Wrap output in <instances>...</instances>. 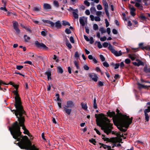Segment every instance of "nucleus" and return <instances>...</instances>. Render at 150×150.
Instances as JSON below:
<instances>
[{
  "label": "nucleus",
  "instance_id": "nucleus-1",
  "mask_svg": "<svg viewBox=\"0 0 150 150\" xmlns=\"http://www.w3.org/2000/svg\"><path fill=\"white\" fill-rule=\"evenodd\" d=\"M21 127L16 121L9 127V129L13 138L18 141V146L21 149L26 150H39L34 145H32L31 141L26 136H23L20 131Z\"/></svg>",
  "mask_w": 150,
  "mask_h": 150
},
{
  "label": "nucleus",
  "instance_id": "nucleus-2",
  "mask_svg": "<svg viewBox=\"0 0 150 150\" xmlns=\"http://www.w3.org/2000/svg\"><path fill=\"white\" fill-rule=\"evenodd\" d=\"M14 105L16 110H12L11 109V110L12 112L15 114L16 117L18 118V120L19 122L22 119L25 118V116L26 115L25 112L23 109L22 103H20L19 105L16 106L15 102Z\"/></svg>",
  "mask_w": 150,
  "mask_h": 150
},
{
  "label": "nucleus",
  "instance_id": "nucleus-3",
  "mask_svg": "<svg viewBox=\"0 0 150 150\" xmlns=\"http://www.w3.org/2000/svg\"><path fill=\"white\" fill-rule=\"evenodd\" d=\"M133 117H131L130 118H129V116H127V115L124 116L122 119L117 122H115V120H113L114 124L116 126H118V124L120 126H124L125 127L128 129L129 125L132 123Z\"/></svg>",
  "mask_w": 150,
  "mask_h": 150
},
{
  "label": "nucleus",
  "instance_id": "nucleus-4",
  "mask_svg": "<svg viewBox=\"0 0 150 150\" xmlns=\"http://www.w3.org/2000/svg\"><path fill=\"white\" fill-rule=\"evenodd\" d=\"M112 125H113L106 124L104 125L103 127H102V130H103L104 132L108 135L110 133H112V134H115L116 132L112 131V129H113Z\"/></svg>",
  "mask_w": 150,
  "mask_h": 150
},
{
  "label": "nucleus",
  "instance_id": "nucleus-5",
  "mask_svg": "<svg viewBox=\"0 0 150 150\" xmlns=\"http://www.w3.org/2000/svg\"><path fill=\"white\" fill-rule=\"evenodd\" d=\"M42 21L44 23H46L50 24L52 28H53L55 26V27L59 29L61 28L62 27V25L59 21L56 22L55 23L50 20L43 19L42 20Z\"/></svg>",
  "mask_w": 150,
  "mask_h": 150
},
{
  "label": "nucleus",
  "instance_id": "nucleus-6",
  "mask_svg": "<svg viewBox=\"0 0 150 150\" xmlns=\"http://www.w3.org/2000/svg\"><path fill=\"white\" fill-rule=\"evenodd\" d=\"M25 121V118L22 119V120L18 122V125L20 127H22V129L24 131L23 132L24 134L29 136V134H30V132L25 126L24 122Z\"/></svg>",
  "mask_w": 150,
  "mask_h": 150
},
{
  "label": "nucleus",
  "instance_id": "nucleus-7",
  "mask_svg": "<svg viewBox=\"0 0 150 150\" xmlns=\"http://www.w3.org/2000/svg\"><path fill=\"white\" fill-rule=\"evenodd\" d=\"M104 116V115L103 113L99 114H98V115H97V114L95 115V117L96 118V122L97 125L98 126L101 127V129H102V127H103L105 124L108 123H102L100 121H99L98 118H101L103 116Z\"/></svg>",
  "mask_w": 150,
  "mask_h": 150
},
{
  "label": "nucleus",
  "instance_id": "nucleus-8",
  "mask_svg": "<svg viewBox=\"0 0 150 150\" xmlns=\"http://www.w3.org/2000/svg\"><path fill=\"white\" fill-rule=\"evenodd\" d=\"M108 48L112 54L116 57L120 56L122 54L121 50L119 51L118 52L117 51L115 50L113 48V46L110 44H109Z\"/></svg>",
  "mask_w": 150,
  "mask_h": 150
},
{
  "label": "nucleus",
  "instance_id": "nucleus-9",
  "mask_svg": "<svg viewBox=\"0 0 150 150\" xmlns=\"http://www.w3.org/2000/svg\"><path fill=\"white\" fill-rule=\"evenodd\" d=\"M17 90H14L13 91V93L16 95L15 97V105L16 106L19 105L20 103H22L21 98Z\"/></svg>",
  "mask_w": 150,
  "mask_h": 150
},
{
  "label": "nucleus",
  "instance_id": "nucleus-10",
  "mask_svg": "<svg viewBox=\"0 0 150 150\" xmlns=\"http://www.w3.org/2000/svg\"><path fill=\"white\" fill-rule=\"evenodd\" d=\"M35 43V46L38 48H42L45 50H47L48 49V47L44 44L40 43L38 41H36Z\"/></svg>",
  "mask_w": 150,
  "mask_h": 150
},
{
  "label": "nucleus",
  "instance_id": "nucleus-11",
  "mask_svg": "<svg viewBox=\"0 0 150 150\" xmlns=\"http://www.w3.org/2000/svg\"><path fill=\"white\" fill-rule=\"evenodd\" d=\"M13 26L16 33L17 34H19L20 33V30L18 28L19 25L18 22L16 21H14L13 23Z\"/></svg>",
  "mask_w": 150,
  "mask_h": 150
},
{
  "label": "nucleus",
  "instance_id": "nucleus-12",
  "mask_svg": "<svg viewBox=\"0 0 150 150\" xmlns=\"http://www.w3.org/2000/svg\"><path fill=\"white\" fill-rule=\"evenodd\" d=\"M116 112H117V115H119V116L117 118L116 120H115V122H117L122 120L124 115H123L121 112H120V110L118 109H116Z\"/></svg>",
  "mask_w": 150,
  "mask_h": 150
},
{
  "label": "nucleus",
  "instance_id": "nucleus-13",
  "mask_svg": "<svg viewBox=\"0 0 150 150\" xmlns=\"http://www.w3.org/2000/svg\"><path fill=\"white\" fill-rule=\"evenodd\" d=\"M107 116L108 117H109L110 118H112V117H113L114 118H115L116 119L117 117V116L115 114V111H112L111 112L110 110H109L108 112H107Z\"/></svg>",
  "mask_w": 150,
  "mask_h": 150
},
{
  "label": "nucleus",
  "instance_id": "nucleus-14",
  "mask_svg": "<svg viewBox=\"0 0 150 150\" xmlns=\"http://www.w3.org/2000/svg\"><path fill=\"white\" fill-rule=\"evenodd\" d=\"M89 76L95 82H97L98 80V77L96 74L94 73H90L89 74Z\"/></svg>",
  "mask_w": 150,
  "mask_h": 150
},
{
  "label": "nucleus",
  "instance_id": "nucleus-15",
  "mask_svg": "<svg viewBox=\"0 0 150 150\" xmlns=\"http://www.w3.org/2000/svg\"><path fill=\"white\" fill-rule=\"evenodd\" d=\"M74 106V102L71 100H69L67 102V105H64V106L67 108H71Z\"/></svg>",
  "mask_w": 150,
  "mask_h": 150
},
{
  "label": "nucleus",
  "instance_id": "nucleus-16",
  "mask_svg": "<svg viewBox=\"0 0 150 150\" xmlns=\"http://www.w3.org/2000/svg\"><path fill=\"white\" fill-rule=\"evenodd\" d=\"M78 10L77 9H75L74 11L72 12V14L74 18L75 19H78L79 18Z\"/></svg>",
  "mask_w": 150,
  "mask_h": 150
},
{
  "label": "nucleus",
  "instance_id": "nucleus-17",
  "mask_svg": "<svg viewBox=\"0 0 150 150\" xmlns=\"http://www.w3.org/2000/svg\"><path fill=\"white\" fill-rule=\"evenodd\" d=\"M43 8L45 10H49L51 9V6L50 4L45 3L43 4Z\"/></svg>",
  "mask_w": 150,
  "mask_h": 150
},
{
  "label": "nucleus",
  "instance_id": "nucleus-18",
  "mask_svg": "<svg viewBox=\"0 0 150 150\" xmlns=\"http://www.w3.org/2000/svg\"><path fill=\"white\" fill-rule=\"evenodd\" d=\"M99 144L100 145L99 147V148H101L102 147H103L104 149H106L107 148L109 149V148H111V146L107 145L101 143H99Z\"/></svg>",
  "mask_w": 150,
  "mask_h": 150
},
{
  "label": "nucleus",
  "instance_id": "nucleus-19",
  "mask_svg": "<svg viewBox=\"0 0 150 150\" xmlns=\"http://www.w3.org/2000/svg\"><path fill=\"white\" fill-rule=\"evenodd\" d=\"M41 10V6L39 4L37 5V7H34L33 8V10L34 11L39 12Z\"/></svg>",
  "mask_w": 150,
  "mask_h": 150
},
{
  "label": "nucleus",
  "instance_id": "nucleus-20",
  "mask_svg": "<svg viewBox=\"0 0 150 150\" xmlns=\"http://www.w3.org/2000/svg\"><path fill=\"white\" fill-rule=\"evenodd\" d=\"M66 45L68 47L69 49H71L72 47V46L71 44L69 42L68 40L66 37Z\"/></svg>",
  "mask_w": 150,
  "mask_h": 150
},
{
  "label": "nucleus",
  "instance_id": "nucleus-21",
  "mask_svg": "<svg viewBox=\"0 0 150 150\" xmlns=\"http://www.w3.org/2000/svg\"><path fill=\"white\" fill-rule=\"evenodd\" d=\"M130 13L131 15L134 16L136 15L135 13L134 12L136 11V9L134 7L130 8Z\"/></svg>",
  "mask_w": 150,
  "mask_h": 150
},
{
  "label": "nucleus",
  "instance_id": "nucleus-22",
  "mask_svg": "<svg viewBox=\"0 0 150 150\" xmlns=\"http://www.w3.org/2000/svg\"><path fill=\"white\" fill-rule=\"evenodd\" d=\"M68 108H66L65 107H64V109L65 111L66 112L68 115L70 114L71 111V109H70Z\"/></svg>",
  "mask_w": 150,
  "mask_h": 150
},
{
  "label": "nucleus",
  "instance_id": "nucleus-23",
  "mask_svg": "<svg viewBox=\"0 0 150 150\" xmlns=\"http://www.w3.org/2000/svg\"><path fill=\"white\" fill-rule=\"evenodd\" d=\"M103 3L104 7V9H108L109 8L108 4L106 0H103Z\"/></svg>",
  "mask_w": 150,
  "mask_h": 150
},
{
  "label": "nucleus",
  "instance_id": "nucleus-24",
  "mask_svg": "<svg viewBox=\"0 0 150 150\" xmlns=\"http://www.w3.org/2000/svg\"><path fill=\"white\" fill-rule=\"evenodd\" d=\"M143 70L146 73H150V68H148L146 65L144 67Z\"/></svg>",
  "mask_w": 150,
  "mask_h": 150
},
{
  "label": "nucleus",
  "instance_id": "nucleus-25",
  "mask_svg": "<svg viewBox=\"0 0 150 150\" xmlns=\"http://www.w3.org/2000/svg\"><path fill=\"white\" fill-rule=\"evenodd\" d=\"M81 105L82 109L85 110H87L88 107L86 103H81Z\"/></svg>",
  "mask_w": 150,
  "mask_h": 150
},
{
  "label": "nucleus",
  "instance_id": "nucleus-26",
  "mask_svg": "<svg viewBox=\"0 0 150 150\" xmlns=\"http://www.w3.org/2000/svg\"><path fill=\"white\" fill-rule=\"evenodd\" d=\"M24 38L25 42H28L30 40V38L29 37L27 36V35H24Z\"/></svg>",
  "mask_w": 150,
  "mask_h": 150
},
{
  "label": "nucleus",
  "instance_id": "nucleus-27",
  "mask_svg": "<svg viewBox=\"0 0 150 150\" xmlns=\"http://www.w3.org/2000/svg\"><path fill=\"white\" fill-rule=\"evenodd\" d=\"M117 137H112L110 138V141L109 142H112L113 143H115L117 142Z\"/></svg>",
  "mask_w": 150,
  "mask_h": 150
},
{
  "label": "nucleus",
  "instance_id": "nucleus-28",
  "mask_svg": "<svg viewBox=\"0 0 150 150\" xmlns=\"http://www.w3.org/2000/svg\"><path fill=\"white\" fill-rule=\"evenodd\" d=\"M57 72L58 73L62 74L63 72V71L62 68L60 66L57 67Z\"/></svg>",
  "mask_w": 150,
  "mask_h": 150
},
{
  "label": "nucleus",
  "instance_id": "nucleus-29",
  "mask_svg": "<svg viewBox=\"0 0 150 150\" xmlns=\"http://www.w3.org/2000/svg\"><path fill=\"white\" fill-rule=\"evenodd\" d=\"M45 74L47 76V79L48 80L50 79H51V74L50 71H47L45 72Z\"/></svg>",
  "mask_w": 150,
  "mask_h": 150
},
{
  "label": "nucleus",
  "instance_id": "nucleus-30",
  "mask_svg": "<svg viewBox=\"0 0 150 150\" xmlns=\"http://www.w3.org/2000/svg\"><path fill=\"white\" fill-rule=\"evenodd\" d=\"M129 57L132 61H134L136 58V56L134 54H133L132 55L129 54Z\"/></svg>",
  "mask_w": 150,
  "mask_h": 150
},
{
  "label": "nucleus",
  "instance_id": "nucleus-31",
  "mask_svg": "<svg viewBox=\"0 0 150 150\" xmlns=\"http://www.w3.org/2000/svg\"><path fill=\"white\" fill-rule=\"evenodd\" d=\"M79 22L80 23V24H81L82 26H84L85 25V23L84 22V20L81 17L80 18Z\"/></svg>",
  "mask_w": 150,
  "mask_h": 150
},
{
  "label": "nucleus",
  "instance_id": "nucleus-32",
  "mask_svg": "<svg viewBox=\"0 0 150 150\" xmlns=\"http://www.w3.org/2000/svg\"><path fill=\"white\" fill-rule=\"evenodd\" d=\"M104 121L103 123H106L110 125H112V124H111L110 123V120L108 118L106 117H105L104 118Z\"/></svg>",
  "mask_w": 150,
  "mask_h": 150
},
{
  "label": "nucleus",
  "instance_id": "nucleus-33",
  "mask_svg": "<svg viewBox=\"0 0 150 150\" xmlns=\"http://www.w3.org/2000/svg\"><path fill=\"white\" fill-rule=\"evenodd\" d=\"M93 107L94 109H97V104L96 103V99L95 97L94 98L93 103Z\"/></svg>",
  "mask_w": 150,
  "mask_h": 150
},
{
  "label": "nucleus",
  "instance_id": "nucleus-34",
  "mask_svg": "<svg viewBox=\"0 0 150 150\" xmlns=\"http://www.w3.org/2000/svg\"><path fill=\"white\" fill-rule=\"evenodd\" d=\"M90 11L92 13L94 14L96 11V10L94 6H92L90 8Z\"/></svg>",
  "mask_w": 150,
  "mask_h": 150
},
{
  "label": "nucleus",
  "instance_id": "nucleus-35",
  "mask_svg": "<svg viewBox=\"0 0 150 150\" xmlns=\"http://www.w3.org/2000/svg\"><path fill=\"white\" fill-rule=\"evenodd\" d=\"M118 126H119V124H118V126H117V127L118 129H119L120 131L122 132H125L127 131V129H124L122 127H118Z\"/></svg>",
  "mask_w": 150,
  "mask_h": 150
},
{
  "label": "nucleus",
  "instance_id": "nucleus-36",
  "mask_svg": "<svg viewBox=\"0 0 150 150\" xmlns=\"http://www.w3.org/2000/svg\"><path fill=\"white\" fill-rule=\"evenodd\" d=\"M89 141L91 142V143H92L94 145L96 144V141L95 139H94L93 138H92L91 139H89Z\"/></svg>",
  "mask_w": 150,
  "mask_h": 150
},
{
  "label": "nucleus",
  "instance_id": "nucleus-37",
  "mask_svg": "<svg viewBox=\"0 0 150 150\" xmlns=\"http://www.w3.org/2000/svg\"><path fill=\"white\" fill-rule=\"evenodd\" d=\"M62 22H63L62 25H63L64 26H66V25H68L69 26L70 25V23L69 22H67L66 21H63Z\"/></svg>",
  "mask_w": 150,
  "mask_h": 150
},
{
  "label": "nucleus",
  "instance_id": "nucleus-38",
  "mask_svg": "<svg viewBox=\"0 0 150 150\" xmlns=\"http://www.w3.org/2000/svg\"><path fill=\"white\" fill-rule=\"evenodd\" d=\"M74 65L76 67V68L77 69H80V67L79 65V64L76 61H74Z\"/></svg>",
  "mask_w": 150,
  "mask_h": 150
},
{
  "label": "nucleus",
  "instance_id": "nucleus-39",
  "mask_svg": "<svg viewBox=\"0 0 150 150\" xmlns=\"http://www.w3.org/2000/svg\"><path fill=\"white\" fill-rule=\"evenodd\" d=\"M144 115L145 116V120L148 122L149 119V116L148 115V114L144 113Z\"/></svg>",
  "mask_w": 150,
  "mask_h": 150
},
{
  "label": "nucleus",
  "instance_id": "nucleus-40",
  "mask_svg": "<svg viewBox=\"0 0 150 150\" xmlns=\"http://www.w3.org/2000/svg\"><path fill=\"white\" fill-rule=\"evenodd\" d=\"M53 4L54 6L58 8L59 6V4L58 2L56 0H54L53 1Z\"/></svg>",
  "mask_w": 150,
  "mask_h": 150
},
{
  "label": "nucleus",
  "instance_id": "nucleus-41",
  "mask_svg": "<svg viewBox=\"0 0 150 150\" xmlns=\"http://www.w3.org/2000/svg\"><path fill=\"white\" fill-rule=\"evenodd\" d=\"M139 47L142 50H144L145 49V47L143 46V43H140L139 44Z\"/></svg>",
  "mask_w": 150,
  "mask_h": 150
},
{
  "label": "nucleus",
  "instance_id": "nucleus-42",
  "mask_svg": "<svg viewBox=\"0 0 150 150\" xmlns=\"http://www.w3.org/2000/svg\"><path fill=\"white\" fill-rule=\"evenodd\" d=\"M96 43H97L98 44V48L100 49L102 47V46L100 42L96 41L95 42V44H96Z\"/></svg>",
  "mask_w": 150,
  "mask_h": 150
},
{
  "label": "nucleus",
  "instance_id": "nucleus-43",
  "mask_svg": "<svg viewBox=\"0 0 150 150\" xmlns=\"http://www.w3.org/2000/svg\"><path fill=\"white\" fill-rule=\"evenodd\" d=\"M100 31L102 34L106 32L105 29L103 27L101 28H100Z\"/></svg>",
  "mask_w": 150,
  "mask_h": 150
},
{
  "label": "nucleus",
  "instance_id": "nucleus-44",
  "mask_svg": "<svg viewBox=\"0 0 150 150\" xmlns=\"http://www.w3.org/2000/svg\"><path fill=\"white\" fill-rule=\"evenodd\" d=\"M93 29L95 30H98V25L96 24H94L93 25Z\"/></svg>",
  "mask_w": 150,
  "mask_h": 150
},
{
  "label": "nucleus",
  "instance_id": "nucleus-45",
  "mask_svg": "<svg viewBox=\"0 0 150 150\" xmlns=\"http://www.w3.org/2000/svg\"><path fill=\"white\" fill-rule=\"evenodd\" d=\"M65 32L67 34H71V31L70 30V29H68V28H66L65 30Z\"/></svg>",
  "mask_w": 150,
  "mask_h": 150
},
{
  "label": "nucleus",
  "instance_id": "nucleus-46",
  "mask_svg": "<svg viewBox=\"0 0 150 150\" xmlns=\"http://www.w3.org/2000/svg\"><path fill=\"white\" fill-rule=\"evenodd\" d=\"M100 58L102 62H104L105 60V58L103 56L102 54H100L99 55Z\"/></svg>",
  "mask_w": 150,
  "mask_h": 150
},
{
  "label": "nucleus",
  "instance_id": "nucleus-47",
  "mask_svg": "<svg viewBox=\"0 0 150 150\" xmlns=\"http://www.w3.org/2000/svg\"><path fill=\"white\" fill-rule=\"evenodd\" d=\"M23 68V66L22 65H17L16 69L18 70H21Z\"/></svg>",
  "mask_w": 150,
  "mask_h": 150
},
{
  "label": "nucleus",
  "instance_id": "nucleus-48",
  "mask_svg": "<svg viewBox=\"0 0 150 150\" xmlns=\"http://www.w3.org/2000/svg\"><path fill=\"white\" fill-rule=\"evenodd\" d=\"M137 85H138V88L139 89H141V88H144V85H143L139 83H137Z\"/></svg>",
  "mask_w": 150,
  "mask_h": 150
},
{
  "label": "nucleus",
  "instance_id": "nucleus-49",
  "mask_svg": "<svg viewBox=\"0 0 150 150\" xmlns=\"http://www.w3.org/2000/svg\"><path fill=\"white\" fill-rule=\"evenodd\" d=\"M41 35L43 36H45L47 34V32L44 31H42L41 33Z\"/></svg>",
  "mask_w": 150,
  "mask_h": 150
},
{
  "label": "nucleus",
  "instance_id": "nucleus-50",
  "mask_svg": "<svg viewBox=\"0 0 150 150\" xmlns=\"http://www.w3.org/2000/svg\"><path fill=\"white\" fill-rule=\"evenodd\" d=\"M109 45V44L107 42H104L103 44V46L105 48L107 47Z\"/></svg>",
  "mask_w": 150,
  "mask_h": 150
},
{
  "label": "nucleus",
  "instance_id": "nucleus-51",
  "mask_svg": "<svg viewBox=\"0 0 150 150\" xmlns=\"http://www.w3.org/2000/svg\"><path fill=\"white\" fill-rule=\"evenodd\" d=\"M139 18H140L143 21L145 20L146 19V17L143 15H140Z\"/></svg>",
  "mask_w": 150,
  "mask_h": 150
},
{
  "label": "nucleus",
  "instance_id": "nucleus-52",
  "mask_svg": "<svg viewBox=\"0 0 150 150\" xmlns=\"http://www.w3.org/2000/svg\"><path fill=\"white\" fill-rule=\"evenodd\" d=\"M103 65L105 67H109V64L106 62H105L103 63Z\"/></svg>",
  "mask_w": 150,
  "mask_h": 150
},
{
  "label": "nucleus",
  "instance_id": "nucleus-53",
  "mask_svg": "<svg viewBox=\"0 0 150 150\" xmlns=\"http://www.w3.org/2000/svg\"><path fill=\"white\" fill-rule=\"evenodd\" d=\"M53 59L54 60H55V61L56 62H59V59L57 58V56L55 55H54Z\"/></svg>",
  "mask_w": 150,
  "mask_h": 150
},
{
  "label": "nucleus",
  "instance_id": "nucleus-54",
  "mask_svg": "<svg viewBox=\"0 0 150 150\" xmlns=\"http://www.w3.org/2000/svg\"><path fill=\"white\" fill-rule=\"evenodd\" d=\"M96 15L98 16H100L102 14V12L101 11H97L96 12Z\"/></svg>",
  "mask_w": 150,
  "mask_h": 150
},
{
  "label": "nucleus",
  "instance_id": "nucleus-55",
  "mask_svg": "<svg viewBox=\"0 0 150 150\" xmlns=\"http://www.w3.org/2000/svg\"><path fill=\"white\" fill-rule=\"evenodd\" d=\"M95 20L96 21H100V18L99 16H96L95 18Z\"/></svg>",
  "mask_w": 150,
  "mask_h": 150
},
{
  "label": "nucleus",
  "instance_id": "nucleus-56",
  "mask_svg": "<svg viewBox=\"0 0 150 150\" xmlns=\"http://www.w3.org/2000/svg\"><path fill=\"white\" fill-rule=\"evenodd\" d=\"M125 62L127 64H128L131 62V60L129 59H125Z\"/></svg>",
  "mask_w": 150,
  "mask_h": 150
},
{
  "label": "nucleus",
  "instance_id": "nucleus-57",
  "mask_svg": "<svg viewBox=\"0 0 150 150\" xmlns=\"http://www.w3.org/2000/svg\"><path fill=\"white\" fill-rule=\"evenodd\" d=\"M104 10H105V11L106 15L107 16V17L108 18H109V12H108V9H104Z\"/></svg>",
  "mask_w": 150,
  "mask_h": 150
},
{
  "label": "nucleus",
  "instance_id": "nucleus-58",
  "mask_svg": "<svg viewBox=\"0 0 150 150\" xmlns=\"http://www.w3.org/2000/svg\"><path fill=\"white\" fill-rule=\"evenodd\" d=\"M98 86H102L104 85L103 83L101 81H99L98 82Z\"/></svg>",
  "mask_w": 150,
  "mask_h": 150
},
{
  "label": "nucleus",
  "instance_id": "nucleus-59",
  "mask_svg": "<svg viewBox=\"0 0 150 150\" xmlns=\"http://www.w3.org/2000/svg\"><path fill=\"white\" fill-rule=\"evenodd\" d=\"M84 3L87 6H89L90 5V3L87 1H84Z\"/></svg>",
  "mask_w": 150,
  "mask_h": 150
},
{
  "label": "nucleus",
  "instance_id": "nucleus-60",
  "mask_svg": "<svg viewBox=\"0 0 150 150\" xmlns=\"http://www.w3.org/2000/svg\"><path fill=\"white\" fill-rule=\"evenodd\" d=\"M74 56L75 58H78L79 57V56L78 52L76 51L75 52Z\"/></svg>",
  "mask_w": 150,
  "mask_h": 150
},
{
  "label": "nucleus",
  "instance_id": "nucleus-61",
  "mask_svg": "<svg viewBox=\"0 0 150 150\" xmlns=\"http://www.w3.org/2000/svg\"><path fill=\"white\" fill-rule=\"evenodd\" d=\"M70 40L71 43H74V38L72 36H71L70 38Z\"/></svg>",
  "mask_w": 150,
  "mask_h": 150
},
{
  "label": "nucleus",
  "instance_id": "nucleus-62",
  "mask_svg": "<svg viewBox=\"0 0 150 150\" xmlns=\"http://www.w3.org/2000/svg\"><path fill=\"white\" fill-rule=\"evenodd\" d=\"M97 8L98 10H101L103 8L102 6L100 4L98 5L97 6Z\"/></svg>",
  "mask_w": 150,
  "mask_h": 150
},
{
  "label": "nucleus",
  "instance_id": "nucleus-63",
  "mask_svg": "<svg viewBox=\"0 0 150 150\" xmlns=\"http://www.w3.org/2000/svg\"><path fill=\"white\" fill-rule=\"evenodd\" d=\"M100 40L101 41H104L106 40V37L104 36L103 37L100 38Z\"/></svg>",
  "mask_w": 150,
  "mask_h": 150
},
{
  "label": "nucleus",
  "instance_id": "nucleus-64",
  "mask_svg": "<svg viewBox=\"0 0 150 150\" xmlns=\"http://www.w3.org/2000/svg\"><path fill=\"white\" fill-rule=\"evenodd\" d=\"M120 66V63H117L115 65V68L114 69H116L119 68V67Z\"/></svg>",
  "mask_w": 150,
  "mask_h": 150
}]
</instances>
